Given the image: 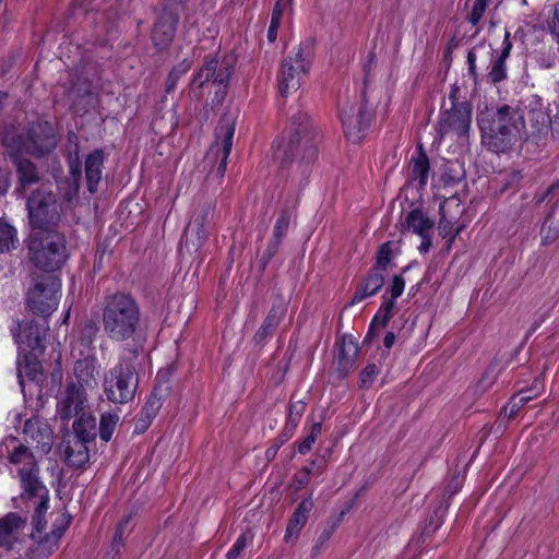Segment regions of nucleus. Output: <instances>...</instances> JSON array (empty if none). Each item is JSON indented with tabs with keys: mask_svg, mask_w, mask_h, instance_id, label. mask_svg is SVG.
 I'll return each instance as SVG.
<instances>
[{
	"mask_svg": "<svg viewBox=\"0 0 559 559\" xmlns=\"http://www.w3.org/2000/svg\"><path fill=\"white\" fill-rule=\"evenodd\" d=\"M383 299L384 301L380 306L378 312L370 323L369 331L365 337V341L371 337L378 329L385 326L393 316L395 301H393V299H386V295H383Z\"/></svg>",
	"mask_w": 559,
	"mask_h": 559,
	"instance_id": "4c0bfd02",
	"label": "nucleus"
},
{
	"mask_svg": "<svg viewBox=\"0 0 559 559\" xmlns=\"http://www.w3.org/2000/svg\"><path fill=\"white\" fill-rule=\"evenodd\" d=\"M132 519L131 514L126 515L117 525L115 535L112 537L111 548L115 554H119L124 545V534L128 525Z\"/></svg>",
	"mask_w": 559,
	"mask_h": 559,
	"instance_id": "c03bdc74",
	"label": "nucleus"
},
{
	"mask_svg": "<svg viewBox=\"0 0 559 559\" xmlns=\"http://www.w3.org/2000/svg\"><path fill=\"white\" fill-rule=\"evenodd\" d=\"M33 231L53 233L62 215V202L51 190L40 187L32 192L26 202Z\"/></svg>",
	"mask_w": 559,
	"mask_h": 559,
	"instance_id": "6e6552de",
	"label": "nucleus"
},
{
	"mask_svg": "<svg viewBox=\"0 0 559 559\" xmlns=\"http://www.w3.org/2000/svg\"><path fill=\"white\" fill-rule=\"evenodd\" d=\"M378 374L379 368L373 364L368 365L360 372V388H369L373 383Z\"/></svg>",
	"mask_w": 559,
	"mask_h": 559,
	"instance_id": "864d4df0",
	"label": "nucleus"
},
{
	"mask_svg": "<svg viewBox=\"0 0 559 559\" xmlns=\"http://www.w3.org/2000/svg\"><path fill=\"white\" fill-rule=\"evenodd\" d=\"M17 233L16 229L0 219V252H8L16 247Z\"/></svg>",
	"mask_w": 559,
	"mask_h": 559,
	"instance_id": "58836bf2",
	"label": "nucleus"
},
{
	"mask_svg": "<svg viewBox=\"0 0 559 559\" xmlns=\"http://www.w3.org/2000/svg\"><path fill=\"white\" fill-rule=\"evenodd\" d=\"M61 281L55 275L39 276L27 292L29 309L39 316H50L58 307Z\"/></svg>",
	"mask_w": 559,
	"mask_h": 559,
	"instance_id": "9b49d317",
	"label": "nucleus"
},
{
	"mask_svg": "<svg viewBox=\"0 0 559 559\" xmlns=\"http://www.w3.org/2000/svg\"><path fill=\"white\" fill-rule=\"evenodd\" d=\"M306 411V403L304 401H296L289 404L286 429L290 432L297 427L300 418Z\"/></svg>",
	"mask_w": 559,
	"mask_h": 559,
	"instance_id": "37998d69",
	"label": "nucleus"
},
{
	"mask_svg": "<svg viewBox=\"0 0 559 559\" xmlns=\"http://www.w3.org/2000/svg\"><path fill=\"white\" fill-rule=\"evenodd\" d=\"M118 420L119 415L117 413L108 412L102 414L99 420V437L102 440L108 442L111 439Z\"/></svg>",
	"mask_w": 559,
	"mask_h": 559,
	"instance_id": "ea45409f",
	"label": "nucleus"
},
{
	"mask_svg": "<svg viewBox=\"0 0 559 559\" xmlns=\"http://www.w3.org/2000/svg\"><path fill=\"white\" fill-rule=\"evenodd\" d=\"M313 507L314 502L311 495L301 500L288 521L284 536V540L286 543L298 537L300 531L306 525Z\"/></svg>",
	"mask_w": 559,
	"mask_h": 559,
	"instance_id": "393cba45",
	"label": "nucleus"
},
{
	"mask_svg": "<svg viewBox=\"0 0 559 559\" xmlns=\"http://www.w3.org/2000/svg\"><path fill=\"white\" fill-rule=\"evenodd\" d=\"M321 431H322L321 423H314L311 426L310 433L298 444V451L300 454H306L311 450L313 443L317 440V437L321 433Z\"/></svg>",
	"mask_w": 559,
	"mask_h": 559,
	"instance_id": "09e8293b",
	"label": "nucleus"
},
{
	"mask_svg": "<svg viewBox=\"0 0 559 559\" xmlns=\"http://www.w3.org/2000/svg\"><path fill=\"white\" fill-rule=\"evenodd\" d=\"M192 62L188 59H185L171 69L166 81L167 93H171L175 90L177 82L190 70Z\"/></svg>",
	"mask_w": 559,
	"mask_h": 559,
	"instance_id": "a19ab883",
	"label": "nucleus"
},
{
	"mask_svg": "<svg viewBox=\"0 0 559 559\" xmlns=\"http://www.w3.org/2000/svg\"><path fill=\"white\" fill-rule=\"evenodd\" d=\"M478 122L483 144L489 151L501 154L510 151L519 140L525 117L516 108L502 105L492 111L483 112Z\"/></svg>",
	"mask_w": 559,
	"mask_h": 559,
	"instance_id": "f257e3e1",
	"label": "nucleus"
},
{
	"mask_svg": "<svg viewBox=\"0 0 559 559\" xmlns=\"http://www.w3.org/2000/svg\"><path fill=\"white\" fill-rule=\"evenodd\" d=\"M9 462L16 467L20 479L39 474V466L33 452L24 444H20L10 453Z\"/></svg>",
	"mask_w": 559,
	"mask_h": 559,
	"instance_id": "b1692460",
	"label": "nucleus"
},
{
	"mask_svg": "<svg viewBox=\"0 0 559 559\" xmlns=\"http://www.w3.org/2000/svg\"><path fill=\"white\" fill-rule=\"evenodd\" d=\"M181 0L163 3V9L153 24L151 39L154 47L163 51L173 43L180 20Z\"/></svg>",
	"mask_w": 559,
	"mask_h": 559,
	"instance_id": "ddd939ff",
	"label": "nucleus"
},
{
	"mask_svg": "<svg viewBox=\"0 0 559 559\" xmlns=\"http://www.w3.org/2000/svg\"><path fill=\"white\" fill-rule=\"evenodd\" d=\"M525 116L534 133L539 136H544L549 133L551 116L542 97L538 95H532L526 98Z\"/></svg>",
	"mask_w": 559,
	"mask_h": 559,
	"instance_id": "aec40b11",
	"label": "nucleus"
},
{
	"mask_svg": "<svg viewBox=\"0 0 559 559\" xmlns=\"http://www.w3.org/2000/svg\"><path fill=\"white\" fill-rule=\"evenodd\" d=\"M404 287H405V281L403 278V276L402 275H393L392 284L389 288V292L391 295V297L389 299H393V301H395V299L399 298L403 294Z\"/></svg>",
	"mask_w": 559,
	"mask_h": 559,
	"instance_id": "4d7b16f0",
	"label": "nucleus"
},
{
	"mask_svg": "<svg viewBox=\"0 0 559 559\" xmlns=\"http://www.w3.org/2000/svg\"><path fill=\"white\" fill-rule=\"evenodd\" d=\"M459 168H461V167L459 166ZM462 176H463V174H462L461 169L457 170L454 167V165H450L445 168L441 178L445 185H452V183L457 182L462 178Z\"/></svg>",
	"mask_w": 559,
	"mask_h": 559,
	"instance_id": "13d9d810",
	"label": "nucleus"
},
{
	"mask_svg": "<svg viewBox=\"0 0 559 559\" xmlns=\"http://www.w3.org/2000/svg\"><path fill=\"white\" fill-rule=\"evenodd\" d=\"M46 335V329L41 328L38 323L28 322L23 329L22 333L19 335L21 337V342L25 343L27 347L32 350L41 352L44 349V338Z\"/></svg>",
	"mask_w": 559,
	"mask_h": 559,
	"instance_id": "473e14b6",
	"label": "nucleus"
},
{
	"mask_svg": "<svg viewBox=\"0 0 559 559\" xmlns=\"http://www.w3.org/2000/svg\"><path fill=\"white\" fill-rule=\"evenodd\" d=\"M384 284V275L378 269H370L367 276L357 285L352 297V305L358 304L366 298L374 296Z\"/></svg>",
	"mask_w": 559,
	"mask_h": 559,
	"instance_id": "a878e982",
	"label": "nucleus"
},
{
	"mask_svg": "<svg viewBox=\"0 0 559 559\" xmlns=\"http://www.w3.org/2000/svg\"><path fill=\"white\" fill-rule=\"evenodd\" d=\"M549 132L555 139L559 140V110L555 115L554 118H551V124L549 128Z\"/></svg>",
	"mask_w": 559,
	"mask_h": 559,
	"instance_id": "774afa93",
	"label": "nucleus"
},
{
	"mask_svg": "<svg viewBox=\"0 0 559 559\" xmlns=\"http://www.w3.org/2000/svg\"><path fill=\"white\" fill-rule=\"evenodd\" d=\"M511 35L510 32L504 33V38L502 41V46L500 51L496 57H492L491 63L488 67V73H487V80L493 84L497 85L508 79V69L506 61L510 57V52L512 50L513 44L511 41ZM491 56H493V50L489 46V51Z\"/></svg>",
	"mask_w": 559,
	"mask_h": 559,
	"instance_id": "4be33fe9",
	"label": "nucleus"
},
{
	"mask_svg": "<svg viewBox=\"0 0 559 559\" xmlns=\"http://www.w3.org/2000/svg\"><path fill=\"white\" fill-rule=\"evenodd\" d=\"M314 59V41L307 39L293 47L277 72L278 92L283 97L299 90Z\"/></svg>",
	"mask_w": 559,
	"mask_h": 559,
	"instance_id": "39448f33",
	"label": "nucleus"
},
{
	"mask_svg": "<svg viewBox=\"0 0 559 559\" xmlns=\"http://www.w3.org/2000/svg\"><path fill=\"white\" fill-rule=\"evenodd\" d=\"M27 249L29 261L45 272L59 270L69 258L66 238L56 231H33Z\"/></svg>",
	"mask_w": 559,
	"mask_h": 559,
	"instance_id": "0eeeda50",
	"label": "nucleus"
},
{
	"mask_svg": "<svg viewBox=\"0 0 559 559\" xmlns=\"http://www.w3.org/2000/svg\"><path fill=\"white\" fill-rule=\"evenodd\" d=\"M540 236L543 245H550L559 237V200L546 217L540 228Z\"/></svg>",
	"mask_w": 559,
	"mask_h": 559,
	"instance_id": "c9c22d12",
	"label": "nucleus"
},
{
	"mask_svg": "<svg viewBox=\"0 0 559 559\" xmlns=\"http://www.w3.org/2000/svg\"><path fill=\"white\" fill-rule=\"evenodd\" d=\"M235 127L229 121H222L216 129V141L211 145L207 157H219L217 175L224 176L227 167V159L231 152Z\"/></svg>",
	"mask_w": 559,
	"mask_h": 559,
	"instance_id": "6ab92c4d",
	"label": "nucleus"
},
{
	"mask_svg": "<svg viewBox=\"0 0 559 559\" xmlns=\"http://www.w3.org/2000/svg\"><path fill=\"white\" fill-rule=\"evenodd\" d=\"M247 539L248 538H247V534L246 533L240 534L237 537V539L234 543V545L231 546V548L226 554V559H238L240 557L241 552L247 547Z\"/></svg>",
	"mask_w": 559,
	"mask_h": 559,
	"instance_id": "5fc2aeb1",
	"label": "nucleus"
},
{
	"mask_svg": "<svg viewBox=\"0 0 559 559\" xmlns=\"http://www.w3.org/2000/svg\"><path fill=\"white\" fill-rule=\"evenodd\" d=\"M103 150H95L86 156L85 159V177L87 189L91 193H95L97 186L102 179L103 165H104Z\"/></svg>",
	"mask_w": 559,
	"mask_h": 559,
	"instance_id": "c85d7f7f",
	"label": "nucleus"
},
{
	"mask_svg": "<svg viewBox=\"0 0 559 559\" xmlns=\"http://www.w3.org/2000/svg\"><path fill=\"white\" fill-rule=\"evenodd\" d=\"M281 26V23L280 22H276V21H273L271 20V23H270V26H269V29H267V40L270 43H274L277 38V31Z\"/></svg>",
	"mask_w": 559,
	"mask_h": 559,
	"instance_id": "0e129e2a",
	"label": "nucleus"
},
{
	"mask_svg": "<svg viewBox=\"0 0 559 559\" xmlns=\"http://www.w3.org/2000/svg\"><path fill=\"white\" fill-rule=\"evenodd\" d=\"M73 438L91 442L96 437V417L91 409L74 417Z\"/></svg>",
	"mask_w": 559,
	"mask_h": 559,
	"instance_id": "7c9ffc66",
	"label": "nucleus"
},
{
	"mask_svg": "<svg viewBox=\"0 0 559 559\" xmlns=\"http://www.w3.org/2000/svg\"><path fill=\"white\" fill-rule=\"evenodd\" d=\"M160 407L162 399L157 396L156 392L154 391L145 402L141 411V414L146 416L147 418L154 419Z\"/></svg>",
	"mask_w": 559,
	"mask_h": 559,
	"instance_id": "8fccbe9b",
	"label": "nucleus"
},
{
	"mask_svg": "<svg viewBox=\"0 0 559 559\" xmlns=\"http://www.w3.org/2000/svg\"><path fill=\"white\" fill-rule=\"evenodd\" d=\"M235 68V58L233 56L218 57L209 55L204 58L199 71L194 74L191 82V91L198 98L203 96L205 85L213 86V103L222 104L227 95L228 84Z\"/></svg>",
	"mask_w": 559,
	"mask_h": 559,
	"instance_id": "20e7f679",
	"label": "nucleus"
},
{
	"mask_svg": "<svg viewBox=\"0 0 559 559\" xmlns=\"http://www.w3.org/2000/svg\"><path fill=\"white\" fill-rule=\"evenodd\" d=\"M445 511L447 508L440 507L425 521L423 535H431L442 525Z\"/></svg>",
	"mask_w": 559,
	"mask_h": 559,
	"instance_id": "a18cd8bd",
	"label": "nucleus"
},
{
	"mask_svg": "<svg viewBox=\"0 0 559 559\" xmlns=\"http://www.w3.org/2000/svg\"><path fill=\"white\" fill-rule=\"evenodd\" d=\"M24 439L28 443H35L40 452L47 454L52 447V429L48 423L39 417L28 418L23 427Z\"/></svg>",
	"mask_w": 559,
	"mask_h": 559,
	"instance_id": "412c9836",
	"label": "nucleus"
},
{
	"mask_svg": "<svg viewBox=\"0 0 559 559\" xmlns=\"http://www.w3.org/2000/svg\"><path fill=\"white\" fill-rule=\"evenodd\" d=\"M406 229L416 234L421 235L430 233L435 226V222L430 219L421 210H412L405 217Z\"/></svg>",
	"mask_w": 559,
	"mask_h": 559,
	"instance_id": "72a5a7b5",
	"label": "nucleus"
},
{
	"mask_svg": "<svg viewBox=\"0 0 559 559\" xmlns=\"http://www.w3.org/2000/svg\"><path fill=\"white\" fill-rule=\"evenodd\" d=\"M140 322V306L131 295L116 293L106 299L102 323L109 340L119 343L134 340Z\"/></svg>",
	"mask_w": 559,
	"mask_h": 559,
	"instance_id": "7ed1b4c3",
	"label": "nucleus"
},
{
	"mask_svg": "<svg viewBox=\"0 0 559 559\" xmlns=\"http://www.w3.org/2000/svg\"><path fill=\"white\" fill-rule=\"evenodd\" d=\"M26 523L27 518L15 512H9L2 516L0 519V547L12 549Z\"/></svg>",
	"mask_w": 559,
	"mask_h": 559,
	"instance_id": "5701e85b",
	"label": "nucleus"
},
{
	"mask_svg": "<svg viewBox=\"0 0 559 559\" xmlns=\"http://www.w3.org/2000/svg\"><path fill=\"white\" fill-rule=\"evenodd\" d=\"M548 25L551 33L556 36H559V2L554 8V15L550 19Z\"/></svg>",
	"mask_w": 559,
	"mask_h": 559,
	"instance_id": "bf43d9fd",
	"label": "nucleus"
},
{
	"mask_svg": "<svg viewBox=\"0 0 559 559\" xmlns=\"http://www.w3.org/2000/svg\"><path fill=\"white\" fill-rule=\"evenodd\" d=\"M292 218V211L288 209L282 210L278 218L276 219L274 230H273V237L283 239V237L286 235Z\"/></svg>",
	"mask_w": 559,
	"mask_h": 559,
	"instance_id": "de8ad7c7",
	"label": "nucleus"
},
{
	"mask_svg": "<svg viewBox=\"0 0 559 559\" xmlns=\"http://www.w3.org/2000/svg\"><path fill=\"white\" fill-rule=\"evenodd\" d=\"M90 411L87 395L84 388L74 382L67 383L64 390L60 393L57 403V414L63 421L79 416L81 413Z\"/></svg>",
	"mask_w": 559,
	"mask_h": 559,
	"instance_id": "dca6fc26",
	"label": "nucleus"
},
{
	"mask_svg": "<svg viewBox=\"0 0 559 559\" xmlns=\"http://www.w3.org/2000/svg\"><path fill=\"white\" fill-rule=\"evenodd\" d=\"M297 127L290 131L289 136L276 148L274 155L282 163L294 162L301 158L307 164L314 160L318 155L319 132L309 124L308 116L300 114L295 118Z\"/></svg>",
	"mask_w": 559,
	"mask_h": 559,
	"instance_id": "423d86ee",
	"label": "nucleus"
},
{
	"mask_svg": "<svg viewBox=\"0 0 559 559\" xmlns=\"http://www.w3.org/2000/svg\"><path fill=\"white\" fill-rule=\"evenodd\" d=\"M439 211L441 214V218L438 225L439 234L443 238H448L449 246H451L455 237L460 234L461 228L454 229L452 221L448 219L443 214V205H440Z\"/></svg>",
	"mask_w": 559,
	"mask_h": 559,
	"instance_id": "79ce46f5",
	"label": "nucleus"
},
{
	"mask_svg": "<svg viewBox=\"0 0 559 559\" xmlns=\"http://www.w3.org/2000/svg\"><path fill=\"white\" fill-rule=\"evenodd\" d=\"M38 521L36 523V516H32L33 528L29 534L33 542L29 548L32 559L47 558L58 549L60 540L71 523V516L66 513L57 516L49 532H45V515H39Z\"/></svg>",
	"mask_w": 559,
	"mask_h": 559,
	"instance_id": "9d476101",
	"label": "nucleus"
},
{
	"mask_svg": "<svg viewBox=\"0 0 559 559\" xmlns=\"http://www.w3.org/2000/svg\"><path fill=\"white\" fill-rule=\"evenodd\" d=\"M314 469L317 473L322 474L324 472V466L318 464L316 460H312L310 466H305L300 471L304 472L305 475L311 476L314 473Z\"/></svg>",
	"mask_w": 559,
	"mask_h": 559,
	"instance_id": "e2e57ef3",
	"label": "nucleus"
},
{
	"mask_svg": "<svg viewBox=\"0 0 559 559\" xmlns=\"http://www.w3.org/2000/svg\"><path fill=\"white\" fill-rule=\"evenodd\" d=\"M341 119L346 138L352 142H359L365 138L373 114L366 104L359 103L343 109Z\"/></svg>",
	"mask_w": 559,
	"mask_h": 559,
	"instance_id": "2eb2a0df",
	"label": "nucleus"
},
{
	"mask_svg": "<svg viewBox=\"0 0 559 559\" xmlns=\"http://www.w3.org/2000/svg\"><path fill=\"white\" fill-rule=\"evenodd\" d=\"M0 140L9 155L29 154L43 157L55 150L57 139L48 121L37 120L21 128L14 122H5L0 129Z\"/></svg>",
	"mask_w": 559,
	"mask_h": 559,
	"instance_id": "f03ea898",
	"label": "nucleus"
},
{
	"mask_svg": "<svg viewBox=\"0 0 559 559\" xmlns=\"http://www.w3.org/2000/svg\"><path fill=\"white\" fill-rule=\"evenodd\" d=\"M489 3L490 0H475L472 7V11L467 17V21L472 25L476 26L484 16Z\"/></svg>",
	"mask_w": 559,
	"mask_h": 559,
	"instance_id": "3c124183",
	"label": "nucleus"
},
{
	"mask_svg": "<svg viewBox=\"0 0 559 559\" xmlns=\"http://www.w3.org/2000/svg\"><path fill=\"white\" fill-rule=\"evenodd\" d=\"M281 242L282 239L276 237H273L270 240L265 251L262 253L261 257V261L264 265H266L271 261V259L277 253Z\"/></svg>",
	"mask_w": 559,
	"mask_h": 559,
	"instance_id": "6e6d98bb",
	"label": "nucleus"
},
{
	"mask_svg": "<svg viewBox=\"0 0 559 559\" xmlns=\"http://www.w3.org/2000/svg\"><path fill=\"white\" fill-rule=\"evenodd\" d=\"M138 385V371L124 356H121L119 362L104 374L103 390L107 400L114 404L131 402Z\"/></svg>",
	"mask_w": 559,
	"mask_h": 559,
	"instance_id": "1a4fd4ad",
	"label": "nucleus"
},
{
	"mask_svg": "<svg viewBox=\"0 0 559 559\" xmlns=\"http://www.w3.org/2000/svg\"><path fill=\"white\" fill-rule=\"evenodd\" d=\"M99 366L95 357L87 356L79 359L74 364L73 372L79 383V386L94 388L97 384V376Z\"/></svg>",
	"mask_w": 559,
	"mask_h": 559,
	"instance_id": "bb28decb",
	"label": "nucleus"
},
{
	"mask_svg": "<svg viewBox=\"0 0 559 559\" xmlns=\"http://www.w3.org/2000/svg\"><path fill=\"white\" fill-rule=\"evenodd\" d=\"M393 245L391 241L384 242L377 253V265L373 269L380 270L382 273L385 271L388 264L393 257Z\"/></svg>",
	"mask_w": 559,
	"mask_h": 559,
	"instance_id": "49530a36",
	"label": "nucleus"
},
{
	"mask_svg": "<svg viewBox=\"0 0 559 559\" xmlns=\"http://www.w3.org/2000/svg\"><path fill=\"white\" fill-rule=\"evenodd\" d=\"M20 485L22 488L21 500L27 508H34L33 516H36V523H38L39 515H45L49 509V490L40 480L39 474L24 476L20 479Z\"/></svg>",
	"mask_w": 559,
	"mask_h": 559,
	"instance_id": "4468645a",
	"label": "nucleus"
},
{
	"mask_svg": "<svg viewBox=\"0 0 559 559\" xmlns=\"http://www.w3.org/2000/svg\"><path fill=\"white\" fill-rule=\"evenodd\" d=\"M420 238H421V242L418 247V250L420 253H427L431 246H432V241H431V237H430V234L429 233H425V234H421V235H418Z\"/></svg>",
	"mask_w": 559,
	"mask_h": 559,
	"instance_id": "052dcab7",
	"label": "nucleus"
},
{
	"mask_svg": "<svg viewBox=\"0 0 559 559\" xmlns=\"http://www.w3.org/2000/svg\"><path fill=\"white\" fill-rule=\"evenodd\" d=\"M309 481H310V476L305 475V473L301 471H299L295 475V483H296L297 489H301V488L306 487L309 484Z\"/></svg>",
	"mask_w": 559,
	"mask_h": 559,
	"instance_id": "69168bd1",
	"label": "nucleus"
},
{
	"mask_svg": "<svg viewBox=\"0 0 559 559\" xmlns=\"http://www.w3.org/2000/svg\"><path fill=\"white\" fill-rule=\"evenodd\" d=\"M472 105L466 100L442 110L436 126L438 139L441 141L449 135L457 139L467 136L472 126Z\"/></svg>",
	"mask_w": 559,
	"mask_h": 559,
	"instance_id": "f8f14e48",
	"label": "nucleus"
},
{
	"mask_svg": "<svg viewBox=\"0 0 559 559\" xmlns=\"http://www.w3.org/2000/svg\"><path fill=\"white\" fill-rule=\"evenodd\" d=\"M543 391V383L539 380H535L531 388L521 390L519 393L513 395L510 400V417L516 415V413L530 401L537 397Z\"/></svg>",
	"mask_w": 559,
	"mask_h": 559,
	"instance_id": "f704fd0d",
	"label": "nucleus"
},
{
	"mask_svg": "<svg viewBox=\"0 0 559 559\" xmlns=\"http://www.w3.org/2000/svg\"><path fill=\"white\" fill-rule=\"evenodd\" d=\"M212 210L204 207L192 219L186 228L181 239V248H186L190 253H198L202 249L209 237Z\"/></svg>",
	"mask_w": 559,
	"mask_h": 559,
	"instance_id": "f3484780",
	"label": "nucleus"
},
{
	"mask_svg": "<svg viewBox=\"0 0 559 559\" xmlns=\"http://www.w3.org/2000/svg\"><path fill=\"white\" fill-rule=\"evenodd\" d=\"M9 156L16 166L19 190H25L27 187L39 180L37 168L31 160L23 158L21 154Z\"/></svg>",
	"mask_w": 559,
	"mask_h": 559,
	"instance_id": "c756f323",
	"label": "nucleus"
},
{
	"mask_svg": "<svg viewBox=\"0 0 559 559\" xmlns=\"http://www.w3.org/2000/svg\"><path fill=\"white\" fill-rule=\"evenodd\" d=\"M287 9V7L283 5V4H280L278 2L275 3L274 8H273V11H272V16H271V20L273 21H276V22H282V16H283V13L284 11Z\"/></svg>",
	"mask_w": 559,
	"mask_h": 559,
	"instance_id": "338daca9",
	"label": "nucleus"
},
{
	"mask_svg": "<svg viewBox=\"0 0 559 559\" xmlns=\"http://www.w3.org/2000/svg\"><path fill=\"white\" fill-rule=\"evenodd\" d=\"M486 48L487 47L484 44H478L467 52L468 73L475 82L478 80V72L476 69L477 53Z\"/></svg>",
	"mask_w": 559,
	"mask_h": 559,
	"instance_id": "603ef678",
	"label": "nucleus"
},
{
	"mask_svg": "<svg viewBox=\"0 0 559 559\" xmlns=\"http://www.w3.org/2000/svg\"><path fill=\"white\" fill-rule=\"evenodd\" d=\"M287 312V302L281 294H276L272 307L269 310L261 326L253 335V342L258 346H263L277 329Z\"/></svg>",
	"mask_w": 559,
	"mask_h": 559,
	"instance_id": "a211bd4d",
	"label": "nucleus"
},
{
	"mask_svg": "<svg viewBox=\"0 0 559 559\" xmlns=\"http://www.w3.org/2000/svg\"><path fill=\"white\" fill-rule=\"evenodd\" d=\"M540 236L543 245H550L559 237V200L546 217L540 228Z\"/></svg>",
	"mask_w": 559,
	"mask_h": 559,
	"instance_id": "e433bc0d",
	"label": "nucleus"
},
{
	"mask_svg": "<svg viewBox=\"0 0 559 559\" xmlns=\"http://www.w3.org/2000/svg\"><path fill=\"white\" fill-rule=\"evenodd\" d=\"M86 441L69 437L64 448V461L74 468L83 467L90 460V451Z\"/></svg>",
	"mask_w": 559,
	"mask_h": 559,
	"instance_id": "cd10ccee",
	"label": "nucleus"
},
{
	"mask_svg": "<svg viewBox=\"0 0 559 559\" xmlns=\"http://www.w3.org/2000/svg\"><path fill=\"white\" fill-rule=\"evenodd\" d=\"M429 170V158L420 145L417 154L413 155L411 160V178L418 182L419 188H424L428 182Z\"/></svg>",
	"mask_w": 559,
	"mask_h": 559,
	"instance_id": "2f4dec72",
	"label": "nucleus"
},
{
	"mask_svg": "<svg viewBox=\"0 0 559 559\" xmlns=\"http://www.w3.org/2000/svg\"><path fill=\"white\" fill-rule=\"evenodd\" d=\"M152 420L153 419L140 414V417L135 424V431L138 433H143L150 427Z\"/></svg>",
	"mask_w": 559,
	"mask_h": 559,
	"instance_id": "680f3d73",
	"label": "nucleus"
}]
</instances>
